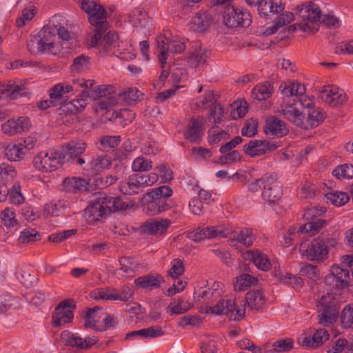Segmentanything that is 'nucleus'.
<instances>
[{"mask_svg": "<svg viewBox=\"0 0 353 353\" xmlns=\"http://www.w3.org/2000/svg\"><path fill=\"white\" fill-rule=\"evenodd\" d=\"M341 326L345 328H353V305H347L341 314Z\"/></svg>", "mask_w": 353, "mask_h": 353, "instance_id": "nucleus-56", "label": "nucleus"}, {"mask_svg": "<svg viewBox=\"0 0 353 353\" xmlns=\"http://www.w3.org/2000/svg\"><path fill=\"white\" fill-rule=\"evenodd\" d=\"M56 30H57L56 36L58 35L59 38L63 41L61 46L62 48H71V46L75 41L74 38L71 36L68 30L62 26L60 23L55 21Z\"/></svg>", "mask_w": 353, "mask_h": 353, "instance_id": "nucleus-50", "label": "nucleus"}, {"mask_svg": "<svg viewBox=\"0 0 353 353\" xmlns=\"http://www.w3.org/2000/svg\"><path fill=\"white\" fill-rule=\"evenodd\" d=\"M72 299H67L61 301L55 308L52 314V326L59 327L62 325L71 322L74 314L72 310L75 307Z\"/></svg>", "mask_w": 353, "mask_h": 353, "instance_id": "nucleus-15", "label": "nucleus"}, {"mask_svg": "<svg viewBox=\"0 0 353 353\" xmlns=\"http://www.w3.org/2000/svg\"><path fill=\"white\" fill-rule=\"evenodd\" d=\"M170 224V221L168 219L148 222L145 224V231L151 234H162L166 232Z\"/></svg>", "mask_w": 353, "mask_h": 353, "instance_id": "nucleus-39", "label": "nucleus"}, {"mask_svg": "<svg viewBox=\"0 0 353 353\" xmlns=\"http://www.w3.org/2000/svg\"><path fill=\"white\" fill-rule=\"evenodd\" d=\"M112 164L111 160L107 156H97L95 159L91 161L89 166L92 170V174L94 175L99 174L104 169H108Z\"/></svg>", "mask_w": 353, "mask_h": 353, "instance_id": "nucleus-43", "label": "nucleus"}, {"mask_svg": "<svg viewBox=\"0 0 353 353\" xmlns=\"http://www.w3.org/2000/svg\"><path fill=\"white\" fill-rule=\"evenodd\" d=\"M328 223L324 219H316L313 221H308L304 225L300 226L297 230L298 233L307 234L308 236H314L320 232V230L327 225Z\"/></svg>", "mask_w": 353, "mask_h": 353, "instance_id": "nucleus-32", "label": "nucleus"}, {"mask_svg": "<svg viewBox=\"0 0 353 353\" xmlns=\"http://www.w3.org/2000/svg\"><path fill=\"white\" fill-rule=\"evenodd\" d=\"M90 23L96 27L94 33L91 37V43L97 44L102 37L103 34L107 29V12L104 8L98 4L93 11L88 14Z\"/></svg>", "mask_w": 353, "mask_h": 353, "instance_id": "nucleus-14", "label": "nucleus"}, {"mask_svg": "<svg viewBox=\"0 0 353 353\" xmlns=\"http://www.w3.org/2000/svg\"><path fill=\"white\" fill-rule=\"evenodd\" d=\"M87 148V143L83 140H71L63 145L59 150L63 163L72 162L82 165L85 164V155H83Z\"/></svg>", "mask_w": 353, "mask_h": 353, "instance_id": "nucleus-8", "label": "nucleus"}, {"mask_svg": "<svg viewBox=\"0 0 353 353\" xmlns=\"http://www.w3.org/2000/svg\"><path fill=\"white\" fill-rule=\"evenodd\" d=\"M9 199L12 203L16 205L22 204L25 201V197L21 192V187L19 182H15L10 188Z\"/></svg>", "mask_w": 353, "mask_h": 353, "instance_id": "nucleus-60", "label": "nucleus"}, {"mask_svg": "<svg viewBox=\"0 0 353 353\" xmlns=\"http://www.w3.org/2000/svg\"><path fill=\"white\" fill-rule=\"evenodd\" d=\"M152 168V161L143 157L136 158L132 165V169L134 172H147Z\"/></svg>", "mask_w": 353, "mask_h": 353, "instance_id": "nucleus-61", "label": "nucleus"}, {"mask_svg": "<svg viewBox=\"0 0 353 353\" xmlns=\"http://www.w3.org/2000/svg\"><path fill=\"white\" fill-rule=\"evenodd\" d=\"M164 282V278L159 274H148L141 276L134 281L137 288L150 290L159 288Z\"/></svg>", "mask_w": 353, "mask_h": 353, "instance_id": "nucleus-23", "label": "nucleus"}, {"mask_svg": "<svg viewBox=\"0 0 353 353\" xmlns=\"http://www.w3.org/2000/svg\"><path fill=\"white\" fill-rule=\"evenodd\" d=\"M321 98L330 106H336L347 101L346 94L339 88L328 86L321 92Z\"/></svg>", "mask_w": 353, "mask_h": 353, "instance_id": "nucleus-24", "label": "nucleus"}, {"mask_svg": "<svg viewBox=\"0 0 353 353\" xmlns=\"http://www.w3.org/2000/svg\"><path fill=\"white\" fill-rule=\"evenodd\" d=\"M150 200L146 203L147 212L150 215H154L170 208V203L168 199L160 196L148 195Z\"/></svg>", "mask_w": 353, "mask_h": 353, "instance_id": "nucleus-30", "label": "nucleus"}, {"mask_svg": "<svg viewBox=\"0 0 353 353\" xmlns=\"http://www.w3.org/2000/svg\"><path fill=\"white\" fill-rule=\"evenodd\" d=\"M24 150L19 143H11L5 148L4 156L9 161L17 162L24 158L26 154Z\"/></svg>", "mask_w": 353, "mask_h": 353, "instance_id": "nucleus-35", "label": "nucleus"}, {"mask_svg": "<svg viewBox=\"0 0 353 353\" xmlns=\"http://www.w3.org/2000/svg\"><path fill=\"white\" fill-rule=\"evenodd\" d=\"M33 166L42 172H52L63 164L59 150L50 149L47 152H41L34 157Z\"/></svg>", "mask_w": 353, "mask_h": 353, "instance_id": "nucleus-9", "label": "nucleus"}, {"mask_svg": "<svg viewBox=\"0 0 353 353\" xmlns=\"http://www.w3.org/2000/svg\"><path fill=\"white\" fill-rule=\"evenodd\" d=\"M206 51L201 48L190 50L187 56V63L190 68H196L205 65L206 63Z\"/></svg>", "mask_w": 353, "mask_h": 353, "instance_id": "nucleus-36", "label": "nucleus"}, {"mask_svg": "<svg viewBox=\"0 0 353 353\" xmlns=\"http://www.w3.org/2000/svg\"><path fill=\"white\" fill-rule=\"evenodd\" d=\"M325 283L331 292L321 295L317 304L319 323L324 326L332 324L339 312L340 294L333 290H339L353 283V271L341 265H333L330 274L325 277Z\"/></svg>", "mask_w": 353, "mask_h": 353, "instance_id": "nucleus-1", "label": "nucleus"}, {"mask_svg": "<svg viewBox=\"0 0 353 353\" xmlns=\"http://www.w3.org/2000/svg\"><path fill=\"white\" fill-rule=\"evenodd\" d=\"M61 338L65 341L67 345L75 347L78 350H88L94 346L98 341L94 336H85L83 338L77 333H71L64 331L61 333Z\"/></svg>", "mask_w": 353, "mask_h": 353, "instance_id": "nucleus-18", "label": "nucleus"}, {"mask_svg": "<svg viewBox=\"0 0 353 353\" xmlns=\"http://www.w3.org/2000/svg\"><path fill=\"white\" fill-rule=\"evenodd\" d=\"M325 196L336 206L343 205L350 200L349 194L341 191H330L327 193Z\"/></svg>", "mask_w": 353, "mask_h": 353, "instance_id": "nucleus-53", "label": "nucleus"}, {"mask_svg": "<svg viewBox=\"0 0 353 353\" xmlns=\"http://www.w3.org/2000/svg\"><path fill=\"white\" fill-rule=\"evenodd\" d=\"M245 254V258L252 261L259 270L268 271L272 267L268 256L259 250L247 251Z\"/></svg>", "mask_w": 353, "mask_h": 353, "instance_id": "nucleus-28", "label": "nucleus"}, {"mask_svg": "<svg viewBox=\"0 0 353 353\" xmlns=\"http://www.w3.org/2000/svg\"><path fill=\"white\" fill-rule=\"evenodd\" d=\"M72 96L78 98L71 100L66 104L68 110L74 113L81 112L86 106V100L89 97H83V93L81 92L73 93Z\"/></svg>", "mask_w": 353, "mask_h": 353, "instance_id": "nucleus-46", "label": "nucleus"}, {"mask_svg": "<svg viewBox=\"0 0 353 353\" xmlns=\"http://www.w3.org/2000/svg\"><path fill=\"white\" fill-rule=\"evenodd\" d=\"M332 175L337 179H350L353 178V165L344 163L336 167L332 171Z\"/></svg>", "mask_w": 353, "mask_h": 353, "instance_id": "nucleus-51", "label": "nucleus"}, {"mask_svg": "<svg viewBox=\"0 0 353 353\" xmlns=\"http://www.w3.org/2000/svg\"><path fill=\"white\" fill-rule=\"evenodd\" d=\"M143 183V179H141V174H132L125 180L120 182L119 190L125 195L132 196L138 194L142 192L145 188Z\"/></svg>", "mask_w": 353, "mask_h": 353, "instance_id": "nucleus-19", "label": "nucleus"}, {"mask_svg": "<svg viewBox=\"0 0 353 353\" xmlns=\"http://www.w3.org/2000/svg\"><path fill=\"white\" fill-rule=\"evenodd\" d=\"M185 268L183 262L179 259H174L171 262V268L168 271V274L173 279H178L183 274Z\"/></svg>", "mask_w": 353, "mask_h": 353, "instance_id": "nucleus-63", "label": "nucleus"}, {"mask_svg": "<svg viewBox=\"0 0 353 353\" xmlns=\"http://www.w3.org/2000/svg\"><path fill=\"white\" fill-rule=\"evenodd\" d=\"M133 295V290L128 286L123 285L119 289L110 290L109 299L111 301H128Z\"/></svg>", "mask_w": 353, "mask_h": 353, "instance_id": "nucleus-41", "label": "nucleus"}, {"mask_svg": "<svg viewBox=\"0 0 353 353\" xmlns=\"http://www.w3.org/2000/svg\"><path fill=\"white\" fill-rule=\"evenodd\" d=\"M57 31L55 21L53 19L38 33V36L41 39L43 44H44L46 48H49L50 53L54 55L60 54L59 45L54 42L57 37L55 32Z\"/></svg>", "mask_w": 353, "mask_h": 353, "instance_id": "nucleus-17", "label": "nucleus"}, {"mask_svg": "<svg viewBox=\"0 0 353 353\" xmlns=\"http://www.w3.org/2000/svg\"><path fill=\"white\" fill-rule=\"evenodd\" d=\"M289 130L286 124L276 117L268 118L265 122V133L276 137H282L288 134Z\"/></svg>", "mask_w": 353, "mask_h": 353, "instance_id": "nucleus-27", "label": "nucleus"}, {"mask_svg": "<svg viewBox=\"0 0 353 353\" xmlns=\"http://www.w3.org/2000/svg\"><path fill=\"white\" fill-rule=\"evenodd\" d=\"M330 334L325 329H318L314 333H304L299 339V343L305 347L316 348L328 340Z\"/></svg>", "mask_w": 353, "mask_h": 353, "instance_id": "nucleus-20", "label": "nucleus"}, {"mask_svg": "<svg viewBox=\"0 0 353 353\" xmlns=\"http://www.w3.org/2000/svg\"><path fill=\"white\" fill-rule=\"evenodd\" d=\"M41 239V234L36 230L26 228L21 232L18 241L20 243H28L35 242Z\"/></svg>", "mask_w": 353, "mask_h": 353, "instance_id": "nucleus-55", "label": "nucleus"}, {"mask_svg": "<svg viewBox=\"0 0 353 353\" xmlns=\"http://www.w3.org/2000/svg\"><path fill=\"white\" fill-rule=\"evenodd\" d=\"M272 349L270 353H283L293 348L294 341L291 338H285L275 341L272 345L267 344Z\"/></svg>", "mask_w": 353, "mask_h": 353, "instance_id": "nucleus-49", "label": "nucleus"}, {"mask_svg": "<svg viewBox=\"0 0 353 353\" xmlns=\"http://www.w3.org/2000/svg\"><path fill=\"white\" fill-rule=\"evenodd\" d=\"M292 97H296V99L294 100L295 102L292 104H286L282 109V114L285 119L302 128L304 113L299 110V107H301L298 103L300 97L297 95H292Z\"/></svg>", "mask_w": 353, "mask_h": 353, "instance_id": "nucleus-22", "label": "nucleus"}, {"mask_svg": "<svg viewBox=\"0 0 353 353\" xmlns=\"http://www.w3.org/2000/svg\"><path fill=\"white\" fill-rule=\"evenodd\" d=\"M1 222L7 228H14L19 223L15 212L10 208H6L1 212Z\"/></svg>", "mask_w": 353, "mask_h": 353, "instance_id": "nucleus-54", "label": "nucleus"}, {"mask_svg": "<svg viewBox=\"0 0 353 353\" xmlns=\"http://www.w3.org/2000/svg\"><path fill=\"white\" fill-rule=\"evenodd\" d=\"M256 236L253 232V230L250 228H243L239 232L234 235L233 238L230 239V245H235V243H239L246 247L251 246Z\"/></svg>", "mask_w": 353, "mask_h": 353, "instance_id": "nucleus-31", "label": "nucleus"}, {"mask_svg": "<svg viewBox=\"0 0 353 353\" xmlns=\"http://www.w3.org/2000/svg\"><path fill=\"white\" fill-rule=\"evenodd\" d=\"M248 190L251 192L262 190L263 200L270 205H275L283 196V188L278 181L276 174L266 173L260 179H255L249 183Z\"/></svg>", "mask_w": 353, "mask_h": 353, "instance_id": "nucleus-4", "label": "nucleus"}, {"mask_svg": "<svg viewBox=\"0 0 353 353\" xmlns=\"http://www.w3.org/2000/svg\"><path fill=\"white\" fill-rule=\"evenodd\" d=\"M336 239L330 236L328 233L322 234L311 242H303L299 245V252L312 261L323 262L329 257L332 248L337 245Z\"/></svg>", "mask_w": 353, "mask_h": 353, "instance_id": "nucleus-3", "label": "nucleus"}, {"mask_svg": "<svg viewBox=\"0 0 353 353\" xmlns=\"http://www.w3.org/2000/svg\"><path fill=\"white\" fill-rule=\"evenodd\" d=\"M158 49L159 50V61L161 68H165L167 63L168 52L178 54L183 52L186 48L183 39L179 36H174L167 31L163 35L159 36L157 39Z\"/></svg>", "mask_w": 353, "mask_h": 353, "instance_id": "nucleus-6", "label": "nucleus"}, {"mask_svg": "<svg viewBox=\"0 0 353 353\" xmlns=\"http://www.w3.org/2000/svg\"><path fill=\"white\" fill-rule=\"evenodd\" d=\"M274 89L270 83L266 82L263 84H258L253 89L252 92V97L259 101H263L270 98Z\"/></svg>", "mask_w": 353, "mask_h": 353, "instance_id": "nucleus-40", "label": "nucleus"}, {"mask_svg": "<svg viewBox=\"0 0 353 353\" xmlns=\"http://www.w3.org/2000/svg\"><path fill=\"white\" fill-rule=\"evenodd\" d=\"M7 92L10 99H16L19 97H26L30 92L23 85L9 84L8 85Z\"/></svg>", "mask_w": 353, "mask_h": 353, "instance_id": "nucleus-58", "label": "nucleus"}, {"mask_svg": "<svg viewBox=\"0 0 353 353\" xmlns=\"http://www.w3.org/2000/svg\"><path fill=\"white\" fill-rule=\"evenodd\" d=\"M257 282V279L251 274H242L236 277L234 288L236 291H245L248 288L254 285Z\"/></svg>", "mask_w": 353, "mask_h": 353, "instance_id": "nucleus-45", "label": "nucleus"}, {"mask_svg": "<svg viewBox=\"0 0 353 353\" xmlns=\"http://www.w3.org/2000/svg\"><path fill=\"white\" fill-rule=\"evenodd\" d=\"M99 311H102V308L99 307H94L89 308L83 315V318L84 320L83 325L87 328H93L97 330L101 331L97 325L98 320L96 319L97 314Z\"/></svg>", "mask_w": 353, "mask_h": 353, "instance_id": "nucleus-47", "label": "nucleus"}, {"mask_svg": "<svg viewBox=\"0 0 353 353\" xmlns=\"http://www.w3.org/2000/svg\"><path fill=\"white\" fill-rule=\"evenodd\" d=\"M205 123V120L203 117L192 118L184 133L185 139L190 142H199L203 135Z\"/></svg>", "mask_w": 353, "mask_h": 353, "instance_id": "nucleus-21", "label": "nucleus"}, {"mask_svg": "<svg viewBox=\"0 0 353 353\" xmlns=\"http://www.w3.org/2000/svg\"><path fill=\"white\" fill-rule=\"evenodd\" d=\"M245 301L252 310L259 311L265 303V299L260 290H252L246 293Z\"/></svg>", "mask_w": 353, "mask_h": 353, "instance_id": "nucleus-34", "label": "nucleus"}, {"mask_svg": "<svg viewBox=\"0 0 353 353\" xmlns=\"http://www.w3.org/2000/svg\"><path fill=\"white\" fill-rule=\"evenodd\" d=\"M110 200L108 194L103 192L94 194L93 199L85 210L90 221H98L110 214Z\"/></svg>", "mask_w": 353, "mask_h": 353, "instance_id": "nucleus-10", "label": "nucleus"}, {"mask_svg": "<svg viewBox=\"0 0 353 353\" xmlns=\"http://www.w3.org/2000/svg\"><path fill=\"white\" fill-rule=\"evenodd\" d=\"M89 183L81 177H66L63 180L62 185L65 192L76 193L88 190Z\"/></svg>", "mask_w": 353, "mask_h": 353, "instance_id": "nucleus-29", "label": "nucleus"}, {"mask_svg": "<svg viewBox=\"0 0 353 353\" xmlns=\"http://www.w3.org/2000/svg\"><path fill=\"white\" fill-rule=\"evenodd\" d=\"M233 233V230L223 225L214 227H198L195 230L188 233V238L194 242H199L205 239L226 238Z\"/></svg>", "mask_w": 353, "mask_h": 353, "instance_id": "nucleus-12", "label": "nucleus"}, {"mask_svg": "<svg viewBox=\"0 0 353 353\" xmlns=\"http://www.w3.org/2000/svg\"><path fill=\"white\" fill-rule=\"evenodd\" d=\"M285 97H291L292 95L299 96L300 106L305 109L304 113L303 129L314 128L321 124L326 118V112L323 108L315 105L314 99L305 94V87L299 81H290L285 84L281 90Z\"/></svg>", "mask_w": 353, "mask_h": 353, "instance_id": "nucleus-2", "label": "nucleus"}, {"mask_svg": "<svg viewBox=\"0 0 353 353\" xmlns=\"http://www.w3.org/2000/svg\"><path fill=\"white\" fill-rule=\"evenodd\" d=\"M299 274L311 281H316L319 278V271L316 265L306 263L301 266Z\"/></svg>", "mask_w": 353, "mask_h": 353, "instance_id": "nucleus-59", "label": "nucleus"}, {"mask_svg": "<svg viewBox=\"0 0 353 353\" xmlns=\"http://www.w3.org/2000/svg\"><path fill=\"white\" fill-rule=\"evenodd\" d=\"M17 176L16 168L8 163H0V181L8 185L14 183V179Z\"/></svg>", "mask_w": 353, "mask_h": 353, "instance_id": "nucleus-37", "label": "nucleus"}, {"mask_svg": "<svg viewBox=\"0 0 353 353\" xmlns=\"http://www.w3.org/2000/svg\"><path fill=\"white\" fill-rule=\"evenodd\" d=\"M210 311L214 314H225L234 321H239L245 315V305H238L231 299L219 300L214 305L210 306Z\"/></svg>", "mask_w": 353, "mask_h": 353, "instance_id": "nucleus-13", "label": "nucleus"}, {"mask_svg": "<svg viewBox=\"0 0 353 353\" xmlns=\"http://www.w3.org/2000/svg\"><path fill=\"white\" fill-rule=\"evenodd\" d=\"M212 23V17L205 13H198L192 19V24L197 31L202 32L207 30Z\"/></svg>", "mask_w": 353, "mask_h": 353, "instance_id": "nucleus-52", "label": "nucleus"}, {"mask_svg": "<svg viewBox=\"0 0 353 353\" xmlns=\"http://www.w3.org/2000/svg\"><path fill=\"white\" fill-rule=\"evenodd\" d=\"M308 17H310L305 18V21L299 24V28L305 32L317 31L321 19V10L312 2H310Z\"/></svg>", "mask_w": 353, "mask_h": 353, "instance_id": "nucleus-26", "label": "nucleus"}, {"mask_svg": "<svg viewBox=\"0 0 353 353\" xmlns=\"http://www.w3.org/2000/svg\"><path fill=\"white\" fill-rule=\"evenodd\" d=\"M192 304L184 299L179 298L176 302L175 299L170 303L167 308V312L170 315L183 314L192 307Z\"/></svg>", "mask_w": 353, "mask_h": 353, "instance_id": "nucleus-44", "label": "nucleus"}, {"mask_svg": "<svg viewBox=\"0 0 353 353\" xmlns=\"http://www.w3.org/2000/svg\"><path fill=\"white\" fill-rule=\"evenodd\" d=\"M285 3L282 0H261L258 5L259 14L267 18L270 13L279 14L285 9Z\"/></svg>", "mask_w": 353, "mask_h": 353, "instance_id": "nucleus-25", "label": "nucleus"}, {"mask_svg": "<svg viewBox=\"0 0 353 353\" xmlns=\"http://www.w3.org/2000/svg\"><path fill=\"white\" fill-rule=\"evenodd\" d=\"M118 39V34L116 32L109 31L104 35L103 39H101V37L100 38L97 44H91L92 46H99L105 52H109L116 47Z\"/></svg>", "mask_w": 353, "mask_h": 353, "instance_id": "nucleus-38", "label": "nucleus"}, {"mask_svg": "<svg viewBox=\"0 0 353 353\" xmlns=\"http://www.w3.org/2000/svg\"><path fill=\"white\" fill-rule=\"evenodd\" d=\"M278 147L273 141L252 139L243 146V151L246 155L255 157L274 151Z\"/></svg>", "mask_w": 353, "mask_h": 353, "instance_id": "nucleus-16", "label": "nucleus"}, {"mask_svg": "<svg viewBox=\"0 0 353 353\" xmlns=\"http://www.w3.org/2000/svg\"><path fill=\"white\" fill-rule=\"evenodd\" d=\"M84 84L82 85L81 93L83 97H89L92 100H98L104 98L99 103V106L102 110H106L111 105L115 103V99L111 97L114 92V88L111 85H95L96 83L92 79L85 80Z\"/></svg>", "mask_w": 353, "mask_h": 353, "instance_id": "nucleus-5", "label": "nucleus"}, {"mask_svg": "<svg viewBox=\"0 0 353 353\" xmlns=\"http://www.w3.org/2000/svg\"><path fill=\"white\" fill-rule=\"evenodd\" d=\"M90 65V58L88 56L80 54L74 59L70 70L72 72L81 73L88 70Z\"/></svg>", "mask_w": 353, "mask_h": 353, "instance_id": "nucleus-48", "label": "nucleus"}, {"mask_svg": "<svg viewBox=\"0 0 353 353\" xmlns=\"http://www.w3.org/2000/svg\"><path fill=\"white\" fill-rule=\"evenodd\" d=\"M27 48L31 54H37L39 53L50 54L49 48L41 42V39L37 35L31 36L27 41Z\"/></svg>", "mask_w": 353, "mask_h": 353, "instance_id": "nucleus-42", "label": "nucleus"}, {"mask_svg": "<svg viewBox=\"0 0 353 353\" xmlns=\"http://www.w3.org/2000/svg\"><path fill=\"white\" fill-rule=\"evenodd\" d=\"M99 141L103 150H109L118 146L121 141V137L119 135H104L99 139Z\"/></svg>", "mask_w": 353, "mask_h": 353, "instance_id": "nucleus-57", "label": "nucleus"}, {"mask_svg": "<svg viewBox=\"0 0 353 353\" xmlns=\"http://www.w3.org/2000/svg\"><path fill=\"white\" fill-rule=\"evenodd\" d=\"M37 10L34 6L24 8L22 10L21 15L16 20L17 27L19 28L23 27L27 21H30L33 18Z\"/></svg>", "mask_w": 353, "mask_h": 353, "instance_id": "nucleus-62", "label": "nucleus"}, {"mask_svg": "<svg viewBox=\"0 0 353 353\" xmlns=\"http://www.w3.org/2000/svg\"><path fill=\"white\" fill-rule=\"evenodd\" d=\"M83 84H84L83 78L57 83L50 90V98L56 101L57 105L60 104L70 98L73 93L81 92Z\"/></svg>", "mask_w": 353, "mask_h": 353, "instance_id": "nucleus-11", "label": "nucleus"}, {"mask_svg": "<svg viewBox=\"0 0 353 353\" xmlns=\"http://www.w3.org/2000/svg\"><path fill=\"white\" fill-rule=\"evenodd\" d=\"M163 334V332L160 326H152L139 330H135L127 334L125 339L131 340L132 338L139 336L143 339H152L161 336Z\"/></svg>", "mask_w": 353, "mask_h": 353, "instance_id": "nucleus-33", "label": "nucleus"}, {"mask_svg": "<svg viewBox=\"0 0 353 353\" xmlns=\"http://www.w3.org/2000/svg\"><path fill=\"white\" fill-rule=\"evenodd\" d=\"M347 345V340L345 339L339 338L329 344L327 353H345Z\"/></svg>", "mask_w": 353, "mask_h": 353, "instance_id": "nucleus-64", "label": "nucleus"}, {"mask_svg": "<svg viewBox=\"0 0 353 353\" xmlns=\"http://www.w3.org/2000/svg\"><path fill=\"white\" fill-rule=\"evenodd\" d=\"M222 17L223 23L230 28L248 27L252 23L251 15L248 10L231 3L225 5Z\"/></svg>", "mask_w": 353, "mask_h": 353, "instance_id": "nucleus-7", "label": "nucleus"}]
</instances>
